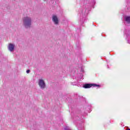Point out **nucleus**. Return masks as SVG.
I'll return each mask as SVG.
<instances>
[{
    "instance_id": "obj_3",
    "label": "nucleus",
    "mask_w": 130,
    "mask_h": 130,
    "mask_svg": "<svg viewBox=\"0 0 130 130\" xmlns=\"http://www.w3.org/2000/svg\"><path fill=\"white\" fill-rule=\"evenodd\" d=\"M39 85L42 89H44V88H45V82H44V80L42 79H40Z\"/></svg>"
},
{
    "instance_id": "obj_6",
    "label": "nucleus",
    "mask_w": 130,
    "mask_h": 130,
    "mask_svg": "<svg viewBox=\"0 0 130 130\" xmlns=\"http://www.w3.org/2000/svg\"><path fill=\"white\" fill-rule=\"evenodd\" d=\"M125 21L127 23H130V16H126L125 18Z\"/></svg>"
},
{
    "instance_id": "obj_2",
    "label": "nucleus",
    "mask_w": 130,
    "mask_h": 130,
    "mask_svg": "<svg viewBox=\"0 0 130 130\" xmlns=\"http://www.w3.org/2000/svg\"><path fill=\"white\" fill-rule=\"evenodd\" d=\"M91 87H100V85L94 83H84L83 85V88H84V89H89Z\"/></svg>"
},
{
    "instance_id": "obj_8",
    "label": "nucleus",
    "mask_w": 130,
    "mask_h": 130,
    "mask_svg": "<svg viewBox=\"0 0 130 130\" xmlns=\"http://www.w3.org/2000/svg\"><path fill=\"white\" fill-rule=\"evenodd\" d=\"M127 130H130V129H127Z\"/></svg>"
},
{
    "instance_id": "obj_5",
    "label": "nucleus",
    "mask_w": 130,
    "mask_h": 130,
    "mask_svg": "<svg viewBox=\"0 0 130 130\" xmlns=\"http://www.w3.org/2000/svg\"><path fill=\"white\" fill-rule=\"evenodd\" d=\"M15 48V45L13 44H9V50L10 51H13Z\"/></svg>"
},
{
    "instance_id": "obj_7",
    "label": "nucleus",
    "mask_w": 130,
    "mask_h": 130,
    "mask_svg": "<svg viewBox=\"0 0 130 130\" xmlns=\"http://www.w3.org/2000/svg\"><path fill=\"white\" fill-rule=\"evenodd\" d=\"M26 73H27V74H29V73H30V70H27L26 71Z\"/></svg>"
},
{
    "instance_id": "obj_4",
    "label": "nucleus",
    "mask_w": 130,
    "mask_h": 130,
    "mask_svg": "<svg viewBox=\"0 0 130 130\" xmlns=\"http://www.w3.org/2000/svg\"><path fill=\"white\" fill-rule=\"evenodd\" d=\"M52 21L55 25H57V24H58V18H57V16L53 15L52 17Z\"/></svg>"
},
{
    "instance_id": "obj_1",
    "label": "nucleus",
    "mask_w": 130,
    "mask_h": 130,
    "mask_svg": "<svg viewBox=\"0 0 130 130\" xmlns=\"http://www.w3.org/2000/svg\"><path fill=\"white\" fill-rule=\"evenodd\" d=\"M23 24L25 28H29L31 26V18L30 17H24L23 18Z\"/></svg>"
}]
</instances>
